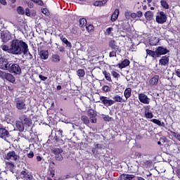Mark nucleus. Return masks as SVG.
<instances>
[{
	"instance_id": "b1692460",
	"label": "nucleus",
	"mask_w": 180,
	"mask_h": 180,
	"mask_svg": "<svg viewBox=\"0 0 180 180\" xmlns=\"http://www.w3.org/2000/svg\"><path fill=\"white\" fill-rule=\"evenodd\" d=\"M39 56L42 60H47L49 58V51H41Z\"/></svg>"
},
{
	"instance_id": "f03ea898",
	"label": "nucleus",
	"mask_w": 180,
	"mask_h": 180,
	"mask_svg": "<svg viewBox=\"0 0 180 180\" xmlns=\"http://www.w3.org/2000/svg\"><path fill=\"white\" fill-rule=\"evenodd\" d=\"M7 71H8V72L11 74L20 75L22 73V68H20V66L18 63H9Z\"/></svg>"
},
{
	"instance_id": "79ce46f5",
	"label": "nucleus",
	"mask_w": 180,
	"mask_h": 180,
	"mask_svg": "<svg viewBox=\"0 0 180 180\" xmlns=\"http://www.w3.org/2000/svg\"><path fill=\"white\" fill-rule=\"evenodd\" d=\"M56 160L57 161H63V160H64V158L63 157V155H61V153H59L58 155H56Z\"/></svg>"
},
{
	"instance_id": "c03bdc74",
	"label": "nucleus",
	"mask_w": 180,
	"mask_h": 180,
	"mask_svg": "<svg viewBox=\"0 0 180 180\" xmlns=\"http://www.w3.org/2000/svg\"><path fill=\"white\" fill-rule=\"evenodd\" d=\"M153 164V161L151 160H144L143 161V165L145 167H150Z\"/></svg>"
},
{
	"instance_id": "aec40b11",
	"label": "nucleus",
	"mask_w": 180,
	"mask_h": 180,
	"mask_svg": "<svg viewBox=\"0 0 180 180\" xmlns=\"http://www.w3.org/2000/svg\"><path fill=\"white\" fill-rule=\"evenodd\" d=\"M144 16L147 20H153V18H154V13L151 11H146Z\"/></svg>"
},
{
	"instance_id": "412c9836",
	"label": "nucleus",
	"mask_w": 180,
	"mask_h": 180,
	"mask_svg": "<svg viewBox=\"0 0 180 180\" xmlns=\"http://www.w3.org/2000/svg\"><path fill=\"white\" fill-rule=\"evenodd\" d=\"M158 79H160V76L155 75L150 79L149 83L150 85H157L158 84Z\"/></svg>"
},
{
	"instance_id": "864d4df0",
	"label": "nucleus",
	"mask_w": 180,
	"mask_h": 180,
	"mask_svg": "<svg viewBox=\"0 0 180 180\" xmlns=\"http://www.w3.org/2000/svg\"><path fill=\"white\" fill-rule=\"evenodd\" d=\"M124 16L126 19H129V18L131 17V13L130 11H126L124 13Z\"/></svg>"
},
{
	"instance_id": "0e129e2a",
	"label": "nucleus",
	"mask_w": 180,
	"mask_h": 180,
	"mask_svg": "<svg viewBox=\"0 0 180 180\" xmlns=\"http://www.w3.org/2000/svg\"><path fill=\"white\" fill-rule=\"evenodd\" d=\"M27 175V173L25 171H22L21 172V176L22 178H25V176H26Z\"/></svg>"
},
{
	"instance_id": "2eb2a0df",
	"label": "nucleus",
	"mask_w": 180,
	"mask_h": 180,
	"mask_svg": "<svg viewBox=\"0 0 180 180\" xmlns=\"http://www.w3.org/2000/svg\"><path fill=\"white\" fill-rule=\"evenodd\" d=\"M117 65L121 70L126 68V67H129V65H130V60H129V59H124L122 62L118 63Z\"/></svg>"
},
{
	"instance_id": "1a4fd4ad",
	"label": "nucleus",
	"mask_w": 180,
	"mask_h": 180,
	"mask_svg": "<svg viewBox=\"0 0 180 180\" xmlns=\"http://www.w3.org/2000/svg\"><path fill=\"white\" fill-rule=\"evenodd\" d=\"M1 39L3 43H8L12 39V34L9 31H5L1 33Z\"/></svg>"
},
{
	"instance_id": "f257e3e1",
	"label": "nucleus",
	"mask_w": 180,
	"mask_h": 180,
	"mask_svg": "<svg viewBox=\"0 0 180 180\" xmlns=\"http://www.w3.org/2000/svg\"><path fill=\"white\" fill-rule=\"evenodd\" d=\"M10 52L14 56L25 55L29 52V46L23 40L15 39L11 43Z\"/></svg>"
},
{
	"instance_id": "f3484780",
	"label": "nucleus",
	"mask_w": 180,
	"mask_h": 180,
	"mask_svg": "<svg viewBox=\"0 0 180 180\" xmlns=\"http://www.w3.org/2000/svg\"><path fill=\"white\" fill-rule=\"evenodd\" d=\"M109 47L115 51H119V46L116 45V41L113 39L109 41Z\"/></svg>"
},
{
	"instance_id": "a19ab883",
	"label": "nucleus",
	"mask_w": 180,
	"mask_h": 180,
	"mask_svg": "<svg viewBox=\"0 0 180 180\" xmlns=\"http://www.w3.org/2000/svg\"><path fill=\"white\" fill-rule=\"evenodd\" d=\"M17 12L19 15H25V9L22 6L18 7Z\"/></svg>"
},
{
	"instance_id": "37998d69",
	"label": "nucleus",
	"mask_w": 180,
	"mask_h": 180,
	"mask_svg": "<svg viewBox=\"0 0 180 180\" xmlns=\"http://www.w3.org/2000/svg\"><path fill=\"white\" fill-rule=\"evenodd\" d=\"M172 134L174 137H175V139H176V140L180 141V134L176 133V132H172Z\"/></svg>"
},
{
	"instance_id": "0eeeda50",
	"label": "nucleus",
	"mask_w": 180,
	"mask_h": 180,
	"mask_svg": "<svg viewBox=\"0 0 180 180\" xmlns=\"http://www.w3.org/2000/svg\"><path fill=\"white\" fill-rule=\"evenodd\" d=\"M100 101L107 108H108V106H112V105H115V101L112 99H110L109 98H108L106 96H101Z\"/></svg>"
},
{
	"instance_id": "8fccbe9b",
	"label": "nucleus",
	"mask_w": 180,
	"mask_h": 180,
	"mask_svg": "<svg viewBox=\"0 0 180 180\" xmlns=\"http://www.w3.org/2000/svg\"><path fill=\"white\" fill-rule=\"evenodd\" d=\"M41 12L44 15H46V16H49L50 15V12H49V9L47 8H43Z\"/></svg>"
},
{
	"instance_id": "5701e85b",
	"label": "nucleus",
	"mask_w": 180,
	"mask_h": 180,
	"mask_svg": "<svg viewBox=\"0 0 180 180\" xmlns=\"http://www.w3.org/2000/svg\"><path fill=\"white\" fill-rule=\"evenodd\" d=\"M124 96L126 99H129L131 96V88L128 87L124 91Z\"/></svg>"
},
{
	"instance_id": "f8f14e48",
	"label": "nucleus",
	"mask_w": 180,
	"mask_h": 180,
	"mask_svg": "<svg viewBox=\"0 0 180 180\" xmlns=\"http://www.w3.org/2000/svg\"><path fill=\"white\" fill-rule=\"evenodd\" d=\"M169 64V56H162L161 59L159 60V65L162 67H165Z\"/></svg>"
},
{
	"instance_id": "7ed1b4c3",
	"label": "nucleus",
	"mask_w": 180,
	"mask_h": 180,
	"mask_svg": "<svg viewBox=\"0 0 180 180\" xmlns=\"http://www.w3.org/2000/svg\"><path fill=\"white\" fill-rule=\"evenodd\" d=\"M167 19L168 17L164 11H159L157 13L156 22L157 23H159V25H164V23L167 22Z\"/></svg>"
},
{
	"instance_id": "cd10ccee",
	"label": "nucleus",
	"mask_w": 180,
	"mask_h": 180,
	"mask_svg": "<svg viewBox=\"0 0 180 180\" xmlns=\"http://www.w3.org/2000/svg\"><path fill=\"white\" fill-rule=\"evenodd\" d=\"M134 178V175L133 174H123L121 176L120 180H131Z\"/></svg>"
},
{
	"instance_id": "f704fd0d",
	"label": "nucleus",
	"mask_w": 180,
	"mask_h": 180,
	"mask_svg": "<svg viewBox=\"0 0 180 180\" xmlns=\"http://www.w3.org/2000/svg\"><path fill=\"white\" fill-rule=\"evenodd\" d=\"M1 49L4 51H7V53H9L11 54V45H10V48L7 45H1Z\"/></svg>"
},
{
	"instance_id": "c756f323",
	"label": "nucleus",
	"mask_w": 180,
	"mask_h": 180,
	"mask_svg": "<svg viewBox=\"0 0 180 180\" xmlns=\"http://www.w3.org/2000/svg\"><path fill=\"white\" fill-rule=\"evenodd\" d=\"M160 6L163 9H169V4H168V2L165 0H161L160 1Z\"/></svg>"
},
{
	"instance_id": "6e6552de",
	"label": "nucleus",
	"mask_w": 180,
	"mask_h": 180,
	"mask_svg": "<svg viewBox=\"0 0 180 180\" xmlns=\"http://www.w3.org/2000/svg\"><path fill=\"white\" fill-rule=\"evenodd\" d=\"M20 120L25 126H28L29 127L32 126V119H30V117H27L26 115H22L20 117Z\"/></svg>"
},
{
	"instance_id": "58836bf2",
	"label": "nucleus",
	"mask_w": 180,
	"mask_h": 180,
	"mask_svg": "<svg viewBox=\"0 0 180 180\" xmlns=\"http://www.w3.org/2000/svg\"><path fill=\"white\" fill-rule=\"evenodd\" d=\"M112 32H113V28L108 27L105 30L104 34H105V36H110V34H112Z\"/></svg>"
},
{
	"instance_id": "2f4dec72",
	"label": "nucleus",
	"mask_w": 180,
	"mask_h": 180,
	"mask_svg": "<svg viewBox=\"0 0 180 180\" xmlns=\"http://www.w3.org/2000/svg\"><path fill=\"white\" fill-rule=\"evenodd\" d=\"M16 127L18 129L19 131H23V130H25V125L22 122H17Z\"/></svg>"
},
{
	"instance_id": "6ab92c4d",
	"label": "nucleus",
	"mask_w": 180,
	"mask_h": 180,
	"mask_svg": "<svg viewBox=\"0 0 180 180\" xmlns=\"http://www.w3.org/2000/svg\"><path fill=\"white\" fill-rule=\"evenodd\" d=\"M112 99H113V101L115 102H115H117L120 103L126 102V100L123 99V96H120L119 95H115L113 96Z\"/></svg>"
},
{
	"instance_id": "603ef678",
	"label": "nucleus",
	"mask_w": 180,
	"mask_h": 180,
	"mask_svg": "<svg viewBox=\"0 0 180 180\" xmlns=\"http://www.w3.org/2000/svg\"><path fill=\"white\" fill-rule=\"evenodd\" d=\"M86 29L87 32H92V30H94V25H89L88 26L86 27Z\"/></svg>"
},
{
	"instance_id": "3c124183",
	"label": "nucleus",
	"mask_w": 180,
	"mask_h": 180,
	"mask_svg": "<svg viewBox=\"0 0 180 180\" xmlns=\"http://www.w3.org/2000/svg\"><path fill=\"white\" fill-rule=\"evenodd\" d=\"M103 91H104V92H110V88L109 87V86H103Z\"/></svg>"
},
{
	"instance_id": "20e7f679",
	"label": "nucleus",
	"mask_w": 180,
	"mask_h": 180,
	"mask_svg": "<svg viewBox=\"0 0 180 180\" xmlns=\"http://www.w3.org/2000/svg\"><path fill=\"white\" fill-rule=\"evenodd\" d=\"M4 158L7 160V161H19L20 157L19 155L16 154V152L11 150L5 155Z\"/></svg>"
},
{
	"instance_id": "69168bd1",
	"label": "nucleus",
	"mask_w": 180,
	"mask_h": 180,
	"mask_svg": "<svg viewBox=\"0 0 180 180\" xmlns=\"http://www.w3.org/2000/svg\"><path fill=\"white\" fill-rule=\"evenodd\" d=\"M143 108L145 109V112H148L150 110V105H145Z\"/></svg>"
},
{
	"instance_id": "e433bc0d",
	"label": "nucleus",
	"mask_w": 180,
	"mask_h": 180,
	"mask_svg": "<svg viewBox=\"0 0 180 180\" xmlns=\"http://www.w3.org/2000/svg\"><path fill=\"white\" fill-rule=\"evenodd\" d=\"M106 4L105 1H95L94 5V6H103Z\"/></svg>"
},
{
	"instance_id": "a18cd8bd",
	"label": "nucleus",
	"mask_w": 180,
	"mask_h": 180,
	"mask_svg": "<svg viewBox=\"0 0 180 180\" xmlns=\"http://www.w3.org/2000/svg\"><path fill=\"white\" fill-rule=\"evenodd\" d=\"M32 2H34V4H37V5H39L40 6H43V1L41 0H31Z\"/></svg>"
},
{
	"instance_id": "bb28decb",
	"label": "nucleus",
	"mask_w": 180,
	"mask_h": 180,
	"mask_svg": "<svg viewBox=\"0 0 180 180\" xmlns=\"http://www.w3.org/2000/svg\"><path fill=\"white\" fill-rule=\"evenodd\" d=\"M60 40L63 41V43L66 44V46L69 47V49H71V47H72V44H71V42L68 41V39H67V38H65L64 36H62L60 37Z\"/></svg>"
},
{
	"instance_id": "423d86ee",
	"label": "nucleus",
	"mask_w": 180,
	"mask_h": 180,
	"mask_svg": "<svg viewBox=\"0 0 180 180\" xmlns=\"http://www.w3.org/2000/svg\"><path fill=\"white\" fill-rule=\"evenodd\" d=\"M138 98L139 102H141V103H143V105H150V103L151 102V99L144 93L139 94L138 95Z\"/></svg>"
},
{
	"instance_id": "680f3d73",
	"label": "nucleus",
	"mask_w": 180,
	"mask_h": 180,
	"mask_svg": "<svg viewBox=\"0 0 180 180\" xmlns=\"http://www.w3.org/2000/svg\"><path fill=\"white\" fill-rule=\"evenodd\" d=\"M131 18L132 19H136V18H137V13H131Z\"/></svg>"
},
{
	"instance_id": "9b49d317",
	"label": "nucleus",
	"mask_w": 180,
	"mask_h": 180,
	"mask_svg": "<svg viewBox=\"0 0 180 180\" xmlns=\"http://www.w3.org/2000/svg\"><path fill=\"white\" fill-rule=\"evenodd\" d=\"M156 53L158 54V58L161 57V56H164L168 53V49H167V48H164L163 46H158L156 49Z\"/></svg>"
},
{
	"instance_id": "4468645a",
	"label": "nucleus",
	"mask_w": 180,
	"mask_h": 180,
	"mask_svg": "<svg viewBox=\"0 0 180 180\" xmlns=\"http://www.w3.org/2000/svg\"><path fill=\"white\" fill-rule=\"evenodd\" d=\"M0 137L6 140L9 137V132L5 128H0Z\"/></svg>"
},
{
	"instance_id": "a878e982",
	"label": "nucleus",
	"mask_w": 180,
	"mask_h": 180,
	"mask_svg": "<svg viewBox=\"0 0 180 180\" xmlns=\"http://www.w3.org/2000/svg\"><path fill=\"white\" fill-rule=\"evenodd\" d=\"M5 165L6 168H8L11 172H12V171H13L15 169V165L12 162H5Z\"/></svg>"
},
{
	"instance_id": "c9c22d12",
	"label": "nucleus",
	"mask_w": 180,
	"mask_h": 180,
	"mask_svg": "<svg viewBox=\"0 0 180 180\" xmlns=\"http://www.w3.org/2000/svg\"><path fill=\"white\" fill-rule=\"evenodd\" d=\"M79 23L80 27H82V26H86V23H87L86 19L80 18L79 21Z\"/></svg>"
},
{
	"instance_id": "9d476101",
	"label": "nucleus",
	"mask_w": 180,
	"mask_h": 180,
	"mask_svg": "<svg viewBox=\"0 0 180 180\" xmlns=\"http://www.w3.org/2000/svg\"><path fill=\"white\" fill-rule=\"evenodd\" d=\"M9 65V63L8 62V60H6L5 58H0V69L8 70V67Z\"/></svg>"
},
{
	"instance_id": "13d9d810",
	"label": "nucleus",
	"mask_w": 180,
	"mask_h": 180,
	"mask_svg": "<svg viewBox=\"0 0 180 180\" xmlns=\"http://www.w3.org/2000/svg\"><path fill=\"white\" fill-rule=\"evenodd\" d=\"M39 78L41 81H46V79H47V77L43 76L41 75H39Z\"/></svg>"
},
{
	"instance_id": "6e6d98bb",
	"label": "nucleus",
	"mask_w": 180,
	"mask_h": 180,
	"mask_svg": "<svg viewBox=\"0 0 180 180\" xmlns=\"http://www.w3.org/2000/svg\"><path fill=\"white\" fill-rule=\"evenodd\" d=\"M155 42H153L152 40L150 41V46H157V43H158V39L157 38H155Z\"/></svg>"
},
{
	"instance_id": "39448f33",
	"label": "nucleus",
	"mask_w": 180,
	"mask_h": 180,
	"mask_svg": "<svg viewBox=\"0 0 180 180\" xmlns=\"http://www.w3.org/2000/svg\"><path fill=\"white\" fill-rule=\"evenodd\" d=\"M15 105L18 110H26V101H25V99L16 98Z\"/></svg>"
},
{
	"instance_id": "5fc2aeb1",
	"label": "nucleus",
	"mask_w": 180,
	"mask_h": 180,
	"mask_svg": "<svg viewBox=\"0 0 180 180\" xmlns=\"http://www.w3.org/2000/svg\"><path fill=\"white\" fill-rule=\"evenodd\" d=\"M116 51H110V53H109V57L112 58V57H116Z\"/></svg>"
},
{
	"instance_id": "4be33fe9",
	"label": "nucleus",
	"mask_w": 180,
	"mask_h": 180,
	"mask_svg": "<svg viewBox=\"0 0 180 180\" xmlns=\"http://www.w3.org/2000/svg\"><path fill=\"white\" fill-rule=\"evenodd\" d=\"M4 79H6L8 82H11V84H13L15 81V77L11 73H7Z\"/></svg>"
},
{
	"instance_id": "7c9ffc66",
	"label": "nucleus",
	"mask_w": 180,
	"mask_h": 180,
	"mask_svg": "<svg viewBox=\"0 0 180 180\" xmlns=\"http://www.w3.org/2000/svg\"><path fill=\"white\" fill-rule=\"evenodd\" d=\"M103 75L105 76V78L108 82H112V77H110V73L106 72V70H104L103 72Z\"/></svg>"
},
{
	"instance_id": "4d7b16f0",
	"label": "nucleus",
	"mask_w": 180,
	"mask_h": 180,
	"mask_svg": "<svg viewBox=\"0 0 180 180\" xmlns=\"http://www.w3.org/2000/svg\"><path fill=\"white\" fill-rule=\"evenodd\" d=\"M27 157H28V158H33V157H34V153H33V151H30L27 154Z\"/></svg>"
},
{
	"instance_id": "72a5a7b5",
	"label": "nucleus",
	"mask_w": 180,
	"mask_h": 180,
	"mask_svg": "<svg viewBox=\"0 0 180 180\" xmlns=\"http://www.w3.org/2000/svg\"><path fill=\"white\" fill-rule=\"evenodd\" d=\"M145 117H146V119H153L154 117V114L150 111H145Z\"/></svg>"
},
{
	"instance_id": "09e8293b",
	"label": "nucleus",
	"mask_w": 180,
	"mask_h": 180,
	"mask_svg": "<svg viewBox=\"0 0 180 180\" xmlns=\"http://www.w3.org/2000/svg\"><path fill=\"white\" fill-rule=\"evenodd\" d=\"M24 179H26V180H34V178H33V176H32V174H27V175L24 177Z\"/></svg>"
},
{
	"instance_id": "de8ad7c7",
	"label": "nucleus",
	"mask_w": 180,
	"mask_h": 180,
	"mask_svg": "<svg viewBox=\"0 0 180 180\" xmlns=\"http://www.w3.org/2000/svg\"><path fill=\"white\" fill-rule=\"evenodd\" d=\"M7 74L8 73L3 72L2 70H0V78H1L2 79H5Z\"/></svg>"
},
{
	"instance_id": "c85d7f7f",
	"label": "nucleus",
	"mask_w": 180,
	"mask_h": 180,
	"mask_svg": "<svg viewBox=\"0 0 180 180\" xmlns=\"http://www.w3.org/2000/svg\"><path fill=\"white\" fill-rule=\"evenodd\" d=\"M150 122H153V123H155V124H158V126H161L162 127H165V123L161 122L159 120L157 119H153L150 120Z\"/></svg>"
},
{
	"instance_id": "774afa93",
	"label": "nucleus",
	"mask_w": 180,
	"mask_h": 180,
	"mask_svg": "<svg viewBox=\"0 0 180 180\" xmlns=\"http://www.w3.org/2000/svg\"><path fill=\"white\" fill-rule=\"evenodd\" d=\"M27 5H28V6L30 7V8H33V3H32V2H28V4H27Z\"/></svg>"
},
{
	"instance_id": "338daca9",
	"label": "nucleus",
	"mask_w": 180,
	"mask_h": 180,
	"mask_svg": "<svg viewBox=\"0 0 180 180\" xmlns=\"http://www.w3.org/2000/svg\"><path fill=\"white\" fill-rule=\"evenodd\" d=\"M0 4L4 6L6 5V0H0Z\"/></svg>"
},
{
	"instance_id": "473e14b6",
	"label": "nucleus",
	"mask_w": 180,
	"mask_h": 180,
	"mask_svg": "<svg viewBox=\"0 0 180 180\" xmlns=\"http://www.w3.org/2000/svg\"><path fill=\"white\" fill-rule=\"evenodd\" d=\"M77 74L79 78H84L85 77V70L84 69H79L77 71Z\"/></svg>"
},
{
	"instance_id": "4c0bfd02",
	"label": "nucleus",
	"mask_w": 180,
	"mask_h": 180,
	"mask_svg": "<svg viewBox=\"0 0 180 180\" xmlns=\"http://www.w3.org/2000/svg\"><path fill=\"white\" fill-rule=\"evenodd\" d=\"M53 154H55V155H57L58 154H61L63 153V149L60 148H54L53 150Z\"/></svg>"
},
{
	"instance_id": "ea45409f",
	"label": "nucleus",
	"mask_w": 180,
	"mask_h": 180,
	"mask_svg": "<svg viewBox=\"0 0 180 180\" xmlns=\"http://www.w3.org/2000/svg\"><path fill=\"white\" fill-rule=\"evenodd\" d=\"M82 120L84 122V124H89V118H88V117L85 115L82 116Z\"/></svg>"
},
{
	"instance_id": "e2e57ef3",
	"label": "nucleus",
	"mask_w": 180,
	"mask_h": 180,
	"mask_svg": "<svg viewBox=\"0 0 180 180\" xmlns=\"http://www.w3.org/2000/svg\"><path fill=\"white\" fill-rule=\"evenodd\" d=\"M103 120H105V122H110V117H109V115H106L105 117H103Z\"/></svg>"
},
{
	"instance_id": "bf43d9fd",
	"label": "nucleus",
	"mask_w": 180,
	"mask_h": 180,
	"mask_svg": "<svg viewBox=\"0 0 180 180\" xmlns=\"http://www.w3.org/2000/svg\"><path fill=\"white\" fill-rule=\"evenodd\" d=\"M136 18H143V12L141 11H138L136 13Z\"/></svg>"
},
{
	"instance_id": "393cba45",
	"label": "nucleus",
	"mask_w": 180,
	"mask_h": 180,
	"mask_svg": "<svg viewBox=\"0 0 180 180\" xmlns=\"http://www.w3.org/2000/svg\"><path fill=\"white\" fill-rule=\"evenodd\" d=\"M117 18H119V9H115L111 16V20L112 22H116V20H117Z\"/></svg>"
},
{
	"instance_id": "052dcab7",
	"label": "nucleus",
	"mask_w": 180,
	"mask_h": 180,
	"mask_svg": "<svg viewBox=\"0 0 180 180\" xmlns=\"http://www.w3.org/2000/svg\"><path fill=\"white\" fill-rule=\"evenodd\" d=\"M25 15L26 16H30V10L27 8L25 9Z\"/></svg>"
},
{
	"instance_id": "dca6fc26",
	"label": "nucleus",
	"mask_w": 180,
	"mask_h": 180,
	"mask_svg": "<svg viewBox=\"0 0 180 180\" xmlns=\"http://www.w3.org/2000/svg\"><path fill=\"white\" fill-rule=\"evenodd\" d=\"M51 61L52 63H55L56 64H58L61 61V58H60V56L57 53L53 54L51 58Z\"/></svg>"
},
{
	"instance_id": "a211bd4d",
	"label": "nucleus",
	"mask_w": 180,
	"mask_h": 180,
	"mask_svg": "<svg viewBox=\"0 0 180 180\" xmlns=\"http://www.w3.org/2000/svg\"><path fill=\"white\" fill-rule=\"evenodd\" d=\"M146 54L152 57L153 58H158V55L157 54V50L155 51L150 49H146Z\"/></svg>"
},
{
	"instance_id": "49530a36",
	"label": "nucleus",
	"mask_w": 180,
	"mask_h": 180,
	"mask_svg": "<svg viewBox=\"0 0 180 180\" xmlns=\"http://www.w3.org/2000/svg\"><path fill=\"white\" fill-rule=\"evenodd\" d=\"M111 74L114 78H119L120 77V75H119V73L115 70L112 71Z\"/></svg>"
},
{
	"instance_id": "ddd939ff",
	"label": "nucleus",
	"mask_w": 180,
	"mask_h": 180,
	"mask_svg": "<svg viewBox=\"0 0 180 180\" xmlns=\"http://www.w3.org/2000/svg\"><path fill=\"white\" fill-rule=\"evenodd\" d=\"M88 116L89 117L91 123H96V113H95L94 110H90L89 111Z\"/></svg>"
}]
</instances>
